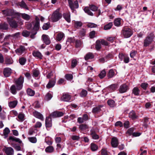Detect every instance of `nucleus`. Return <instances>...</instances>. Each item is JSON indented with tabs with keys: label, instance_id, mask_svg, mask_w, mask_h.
<instances>
[{
	"label": "nucleus",
	"instance_id": "5701e85b",
	"mask_svg": "<svg viewBox=\"0 0 155 155\" xmlns=\"http://www.w3.org/2000/svg\"><path fill=\"white\" fill-rule=\"evenodd\" d=\"M115 71H116L115 70L112 69H111L109 71L107 74V76L109 78H113L116 74L115 73Z\"/></svg>",
	"mask_w": 155,
	"mask_h": 155
},
{
	"label": "nucleus",
	"instance_id": "69168bd1",
	"mask_svg": "<svg viewBox=\"0 0 155 155\" xmlns=\"http://www.w3.org/2000/svg\"><path fill=\"white\" fill-rule=\"evenodd\" d=\"M75 47L78 48L80 47L81 45V42L80 40H76L75 41Z\"/></svg>",
	"mask_w": 155,
	"mask_h": 155
},
{
	"label": "nucleus",
	"instance_id": "c85d7f7f",
	"mask_svg": "<svg viewBox=\"0 0 155 155\" xmlns=\"http://www.w3.org/2000/svg\"><path fill=\"white\" fill-rule=\"evenodd\" d=\"M24 78L23 77L20 76L17 79L15 80V83L23 85L24 82Z\"/></svg>",
	"mask_w": 155,
	"mask_h": 155
},
{
	"label": "nucleus",
	"instance_id": "3c124183",
	"mask_svg": "<svg viewBox=\"0 0 155 155\" xmlns=\"http://www.w3.org/2000/svg\"><path fill=\"white\" fill-rule=\"evenodd\" d=\"M101 48V42L100 41H97L96 42L95 48L97 50H99Z\"/></svg>",
	"mask_w": 155,
	"mask_h": 155
},
{
	"label": "nucleus",
	"instance_id": "e2e57ef3",
	"mask_svg": "<svg viewBox=\"0 0 155 155\" xmlns=\"http://www.w3.org/2000/svg\"><path fill=\"white\" fill-rule=\"evenodd\" d=\"M30 34V32L27 31H23L22 33V35L25 37H28Z\"/></svg>",
	"mask_w": 155,
	"mask_h": 155
},
{
	"label": "nucleus",
	"instance_id": "9b49d317",
	"mask_svg": "<svg viewBox=\"0 0 155 155\" xmlns=\"http://www.w3.org/2000/svg\"><path fill=\"white\" fill-rule=\"evenodd\" d=\"M7 20L10 26L12 28H16L17 27V23L13 19L8 17Z\"/></svg>",
	"mask_w": 155,
	"mask_h": 155
},
{
	"label": "nucleus",
	"instance_id": "cd10ccee",
	"mask_svg": "<svg viewBox=\"0 0 155 155\" xmlns=\"http://www.w3.org/2000/svg\"><path fill=\"white\" fill-rule=\"evenodd\" d=\"M101 155H109V153L107 151V148L105 147L103 148L100 151Z\"/></svg>",
	"mask_w": 155,
	"mask_h": 155
},
{
	"label": "nucleus",
	"instance_id": "774afa93",
	"mask_svg": "<svg viewBox=\"0 0 155 155\" xmlns=\"http://www.w3.org/2000/svg\"><path fill=\"white\" fill-rule=\"evenodd\" d=\"M87 94V92L85 90H83L81 91L80 95L82 97H84L86 96Z\"/></svg>",
	"mask_w": 155,
	"mask_h": 155
},
{
	"label": "nucleus",
	"instance_id": "4c0bfd02",
	"mask_svg": "<svg viewBox=\"0 0 155 155\" xmlns=\"http://www.w3.org/2000/svg\"><path fill=\"white\" fill-rule=\"evenodd\" d=\"M28 139L30 142L32 143H36L37 142V139L35 137H28Z\"/></svg>",
	"mask_w": 155,
	"mask_h": 155
},
{
	"label": "nucleus",
	"instance_id": "58836bf2",
	"mask_svg": "<svg viewBox=\"0 0 155 155\" xmlns=\"http://www.w3.org/2000/svg\"><path fill=\"white\" fill-rule=\"evenodd\" d=\"M82 25V23L80 21H74V26L76 28H78L81 26Z\"/></svg>",
	"mask_w": 155,
	"mask_h": 155
},
{
	"label": "nucleus",
	"instance_id": "72a5a7b5",
	"mask_svg": "<svg viewBox=\"0 0 155 155\" xmlns=\"http://www.w3.org/2000/svg\"><path fill=\"white\" fill-rule=\"evenodd\" d=\"M20 16L23 19L26 20H28L30 18V16L29 15L25 13L21 14Z\"/></svg>",
	"mask_w": 155,
	"mask_h": 155
},
{
	"label": "nucleus",
	"instance_id": "79ce46f5",
	"mask_svg": "<svg viewBox=\"0 0 155 155\" xmlns=\"http://www.w3.org/2000/svg\"><path fill=\"white\" fill-rule=\"evenodd\" d=\"M113 25L112 22H110L108 24L104 26V29L105 30H107L110 29Z\"/></svg>",
	"mask_w": 155,
	"mask_h": 155
},
{
	"label": "nucleus",
	"instance_id": "a18cd8bd",
	"mask_svg": "<svg viewBox=\"0 0 155 155\" xmlns=\"http://www.w3.org/2000/svg\"><path fill=\"white\" fill-rule=\"evenodd\" d=\"M8 28V25L6 23H4L0 24V29L6 30Z\"/></svg>",
	"mask_w": 155,
	"mask_h": 155
},
{
	"label": "nucleus",
	"instance_id": "dca6fc26",
	"mask_svg": "<svg viewBox=\"0 0 155 155\" xmlns=\"http://www.w3.org/2000/svg\"><path fill=\"white\" fill-rule=\"evenodd\" d=\"M42 39L43 42L46 45H49L51 43V41L48 35H43Z\"/></svg>",
	"mask_w": 155,
	"mask_h": 155
},
{
	"label": "nucleus",
	"instance_id": "473e14b6",
	"mask_svg": "<svg viewBox=\"0 0 155 155\" xmlns=\"http://www.w3.org/2000/svg\"><path fill=\"white\" fill-rule=\"evenodd\" d=\"M13 61L10 57H7L5 58V62L6 64H11L13 63Z\"/></svg>",
	"mask_w": 155,
	"mask_h": 155
},
{
	"label": "nucleus",
	"instance_id": "a211bd4d",
	"mask_svg": "<svg viewBox=\"0 0 155 155\" xmlns=\"http://www.w3.org/2000/svg\"><path fill=\"white\" fill-rule=\"evenodd\" d=\"M26 49L24 46H20L19 48L15 50L16 53L18 55H21L24 52Z\"/></svg>",
	"mask_w": 155,
	"mask_h": 155
},
{
	"label": "nucleus",
	"instance_id": "423d86ee",
	"mask_svg": "<svg viewBox=\"0 0 155 155\" xmlns=\"http://www.w3.org/2000/svg\"><path fill=\"white\" fill-rule=\"evenodd\" d=\"M68 2L69 6L73 12L74 11V9L78 8V4L77 1H75L73 2L71 0H68Z\"/></svg>",
	"mask_w": 155,
	"mask_h": 155
},
{
	"label": "nucleus",
	"instance_id": "0e129e2a",
	"mask_svg": "<svg viewBox=\"0 0 155 155\" xmlns=\"http://www.w3.org/2000/svg\"><path fill=\"white\" fill-rule=\"evenodd\" d=\"M50 24L49 23H45L43 25L42 28L44 30H47L49 27Z\"/></svg>",
	"mask_w": 155,
	"mask_h": 155
},
{
	"label": "nucleus",
	"instance_id": "a878e982",
	"mask_svg": "<svg viewBox=\"0 0 155 155\" xmlns=\"http://www.w3.org/2000/svg\"><path fill=\"white\" fill-rule=\"evenodd\" d=\"M18 103V102L17 100L10 101L8 103V106L9 107L11 108H14L16 106Z\"/></svg>",
	"mask_w": 155,
	"mask_h": 155
},
{
	"label": "nucleus",
	"instance_id": "49530a36",
	"mask_svg": "<svg viewBox=\"0 0 155 155\" xmlns=\"http://www.w3.org/2000/svg\"><path fill=\"white\" fill-rule=\"evenodd\" d=\"M134 130V129L133 128H130L126 132V134L127 136H130L132 135V134Z\"/></svg>",
	"mask_w": 155,
	"mask_h": 155
},
{
	"label": "nucleus",
	"instance_id": "864d4df0",
	"mask_svg": "<svg viewBox=\"0 0 155 155\" xmlns=\"http://www.w3.org/2000/svg\"><path fill=\"white\" fill-rule=\"evenodd\" d=\"M33 76L34 77H37L39 74V71L35 69L32 71Z\"/></svg>",
	"mask_w": 155,
	"mask_h": 155
},
{
	"label": "nucleus",
	"instance_id": "09e8293b",
	"mask_svg": "<svg viewBox=\"0 0 155 155\" xmlns=\"http://www.w3.org/2000/svg\"><path fill=\"white\" fill-rule=\"evenodd\" d=\"M114 22L115 26H119L120 25L121 19L120 18H117L115 20Z\"/></svg>",
	"mask_w": 155,
	"mask_h": 155
},
{
	"label": "nucleus",
	"instance_id": "4be33fe9",
	"mask_svg": "<svg viewBox=\"0 0 155 155\" xmlns=\"http://www.w3.org/2000/svg\"><path fill=\"white\" fill-rule=\"evenodd\" d=\"M111 144L112 147H117L118 144V142L117 139L116 137H113L111 139Z\"/></svg>",
	"mask_w": 155,
	"mask_h": 155
},
{
	"label": "nucleus",
	"instance_id": "ea45409f",
	"mask_svg": "<svg viewBox=\"0 0 155 155\" xmlns=\"http://www.w3.org/2000/svg\"><path fill=\"white\" fill-rule=\"evenodd\" d=\"M18 5L21 7L26 9H28V7L23 1H22L21 2H19Z\"/></svg>",
	"mask_w": 155,
	"mask_h": 155
},
{
	"label": "nucleus",
	"instance_id": "052dcab7",
	"mask_svg": "<svg viewBox=\"0 0 155 155\" xmlns=\"http://www.w3.org/2000/svg\"><path fill=\"white\" fill-rule=\"evenodd\" d=\"M118 84H114L111 85L110 87V88L112 91H114L117 88Z\"/></svg>",
	"mask_w": 155,
	"mask_h": 155
},
{
	"label": "nucleus",
	"instance_id": "f8f14e48",
	"mask_svg": "<svg viewBox=\"0 0 155 155\" xmlns=\"http://www.w3.org/2000/svg\"><path fill=\"white\" fill-rule=\"evenodd\" d=\"M33 115L36 118L39 119L42 121L44 120V118L43 115L40 112L35 111L33 112Z\"/></svg>",
	"mask_w": 155,
	"mask_h": 155
},
{
	"label": "nucleus",
	"instance_id": "9d476101",
	"mask_svg": "<svg viewBox=\"0 0 155 155\" xmlns=\"http://www.w3.org/2000/svg\"><path fill=\"white\" fill-rule=\"evenodd\" d=\"M71 96L69 93L64 94L61 98V100L64 101L68 102L70 101Z\"/></svg>",
	"mask_w": 155,
	"mask_h": 155
},
{
	"label": "nucleus",
	"instance_id": "37998d69",
	"mask_svg": "<svg viewBox=\"0 0 155 155\" xmlns=\"http://www.w3.org/2000/svg\"><path fill=\"white\" fill-rule=\"evenodd\" d=\"M106 72L105 70H102L98 75L99 77L101 79L103 78L106 75Z\"/></svg>",
	"mask_w": 155,
	"mask_h": 155
},
{
	"label": "nucleus",
	"instance_id": "4468645a",
	"mask_svg": "<svg viewBox=\"0 0 155 155\" xmlns=\"http://www.w3.org/2000/svg\"><path fill=\"white\" fill-rule=\"evenodd\" d=\"M50 115L47 117L45 120V125L46 127H50L52 126V119Z\"/></svg>",
	"mask_w": 155,
	"mask_h": 155
},
{
	"label": "nucleus",
	"instance_id": "7ed1b4c3",
	"mask_svg": "<svg viewBox=\"0 0 155 155\" xmlns=\"http://www.w3.org/2000/svg\"><path fill=\"white\" fill-rule=\"evenodd\" d=\"M39 18L38 17H36L35 18V22H32V23L29 24V26H31L32 25L34 26L33 30L35 31V33L34 35H31L30 36L31 38H34V35L36 33V31L38 30L39 28Z\"/></svg>",
	"mask_w": 155,
	"mask_h": 155
},
{
	"label": "nucleus",
	"instance_id": "20e7f679",
	"mask_svg": "<svg viewBox=\"0 0 155 155\" xmlns=\"http://www.w3.org/2000/svg\"><path fill=\"white\" fill-rule=\"evenodd\" d=\"M89 8L93 11H96L98 9V7L93 5H89V7H85L84 9V11L88 15L91 16L93 15V13L89 10Z\"/></svg>",
	"mask_w": 155,
	"mask_h": 155
},
{
	"label": "nucleus",
	"instance_id": "338daca9",
	"mask_svg": "<svg viewBox=\"0 0 155 155\" xmlns=\"http://www.w3.org/2000/svg\"><path fill=\"white\" fill-rule=\"evenodd\" d=\"M42 126V124L39 121L37 122L35 125L34 127L35 128H39L41 127Z\"/></svg>",
	"mask_w": 155,
	"mask_h": 155
},
{
	"label": "nucleus",
	"instance_id": "aec40b11",
	"mask_svg": "<svg viewBox=\"0 0 155 155\" xmlns=\"http://www.w3.org/2000/svg\"><path fill=\"white\" fill-rule=\"evenodd\" d=\"M64 35L63 32H59L57 34L55 39L58 41H60L64 38Z\"/></svg>",
	"mask_w": 155,
	"mask_h": 155
},
{
	"label": "nucleus",
	"instance_id": "412c9836",
	"mask_svg": "<svg viewBox=\"0 0 155 155\" xmlns=\"http://www.w3.org/2000/svg\"><path fill=\"white\" fill-rule=\"evenodd\" d=\"M129 117L132 120H134L137 119L138 117V116L136 114L134 111L132 110L129 113Z\"/></svg>",
	"mask_w": 155,
	"mask_h": 155
},
{
	"label": "nucleus",
	"instance_id": "f03ea898",
	"mask_svg": "<svg viewBox=\"0 0 155 155\" xmlns=\"http://www.w3.org/2000/svg\"><path fill=\"white\" fill-rule=\"evenodd\" d=\"M154 38L153 33L149 34L145 38L143 41V46L144 47H147L149 46L153 41Z\"/></svg>",
	"mask_w": 155,
	"mask_h": 155
},
{
	"label": "nucleus",
	"instance_id": "bb28decb",
	"mask_svg": "<svg viewBox=\"0 0 155 155\" xmlns=\"http://www.w3.org/2000/svg\"><path fill=\"white\" fill-rule=\"evenodd\" d=\"M26 92L27 94L30 96H34L35 94V91L30 88L27 89Z\"/></svg>",
	"mask_w": 155,
	"mask_h": 155
},
{
	"label": "nucleus",
	"instance_id": "f3484780",
	"mask_svg": "<svg viewBox=\"0 0 155 155\" xmlns=\"http://www.w3.org/2000/svg\"><path fill=\"white\" fill-rule=\"evenodd\" d=\"M12 72V70L9 68H5L3 71V74L4 75L5 77H9L11 74Z\"/></svg>",
	"mask_w": 155,
	"mask_h": 155
},
{
	"label": "nucleus",
	"instance_id": "6e6d98bb",
	"mask_svg": "<svg viewBox=\"0 0 155 155\" xmlns=\"http://www.w3.org/2000/svg\"><path fill=\"white\" fill-rule=\"evenodd\" d=\"M78 63L76 59H73L71 62V67L72 68H74L77 65Z\"/></svg>",
	"mask_w": 155,
	"mask_h": 155
},
{
	"label": "nucleus",
	"instance_id": "13d9d810",
	"mask_svg": "<svg viewBox=\"0 0 155 155\" xmlns=\"http://www.w3.org/2000/svg\"><path fill=\"white\" fill-rule=\"evenodd\" d=\"M52 97V95L50 93H47L45 96V99L46 101L50 100Z\"/></svg>",
	"mask_w": 155,
	"mask_h": 155
},
{
	"label": "nucleus",
	"instance_id": "de8ad7c7",
	"mask_svg": "<svg viewBox=\"0 0 155 155\" xmlns=\"http://www.w3.org/2000/svg\"><path fill=\"white\" fill-rule=\"evenodd\" d=\"M26 61V59L24 57L20 58L19 60V62L21 65H24L25 64Z\"/></svg>",
	"mask_w": 155,
	"mask_h": 155
},
{
	"label": "nucleus",
	"instance_id": "4d7b16f0",
	"mask_svg": "<svg viewBox=\"0 0 155 155\" xmlns=\"http://www.w3.org/2000/svg\"><path fill=\"white\" fill-rule=\"evenodd\" d=\"M65 78L68 80H71L73 79V76L71 74H67L65 75Z\"/></svg>",
	"mask_w": 155,
	"mask_h": 155
},
{
	"label": "nucleus",
	"instance_id": "5fc2aeb1",
	"mask_svg": "<svg viewBox=\"0 0 155 155\" xmlns=\"http://www.w3.org/2000/svg\"><path fill=\"white\" fill-rule=\"evenodd\" d=\"M149 85L147 83H143L141 84L140 87L144 90H146L148 87Z\"/></svg>",
	"mask_w": 155,
	"mask_h": 155
},
{
	"label": "nucleus",
	"instance_id": "393cba45",
	"mask_svg": "<svg viewBox=\"0 0 155 155\" xmlns=\"http://www.w3.org/2000/svg\"><path fill=\"white\" fill-rule=\"evenodd\" d=\"M3 13L5 15H12L14 14L13 11L10 9H7L2 11Z\"/></svg>",
	"mask_w": 155,
	"mask_h": 155
},
{
	"label": "nucleus",
	"instance_id": "2eb2a0df",
	"mask_svg": "<svg viewBox=\"0 0 155 155\" xmlns=\"http://www.w3.org/2000/svg\"><path fill=\"white\" fill-rule=\"evenodd\" d=\"M32 55L35 57L40 59H42L43 57L41 52L38 51H34L32 52Z\"/></svg>",
	"mask_w": 155,
	"mask_h": 155
},
{
	"label": "nucleus",
	"instance_id": "1a4fd4ad",
	"mask_svg": "<svg viewBox=\"0 0 155 155\" xmlns=\"http://www.w3.org/2000/svg\"><path fill=\"white\" fill-rule=\"evenodd\" d=\"M7 155H13L14 153V150L13 148L11 147H5L3 150Z\"/></svg>",
	"mask_w": 155,
	"mask_h": 155
},
{
	"label": "nucleus",
	"instance_id": "ddd939ff",
	"mask_svg": "<svg viewBox=\"0 0 155 155\" xmlns=\"http://www.w3.org/2000/svg\"><path fill=\"white\" fill-rule=\"evenodd\" d=\"M128 89V87L127 84H123L120 86L119 92L121 93H124L126 92Z\"/></svg>",
	"mask_w": 155,
	"mask_h": 155
},
{
	"label": "nucleus",
	"instance_id": "a19ab883",
	"mask_svg": "<svg viewBox=\"0 0 155 155\" xmlns=\"http://www.w3.org/2000/svg\"><path fill=\"white\" fill-rule=\"evenodd\" d=\"M10 90L11 92L13 94H15L16 93V90H17L15 85H12L10 87Z\"/></svg>",
	"mask_w": 155,
	"mask_h": 155
},
{
	"label": "nucleus",
	"instance_id": "7c9ffc66",
	"mask_svg": "<svg viewBox=\"0 0 155 155\" xmlns=\"http://www.w3.org/2000/svg\"><path fill=\"white\" fill-rule=\"evenodd\" d=\"M140 92V90L137 87H135L132 90V93L135 95H139Z\"/></svg>",
	"mask_w": 155,
	"mask_h": 155
},
{
	"label": "nucleus",
	"instance_id": "c756f323",
	"mask_svg": "<svg viewBox=\"0 0 155 155\" xmlns=\"http://www.w3.org/2000/svg\"><path fill=\"white\" fill-rule=\"evenodd\" d=\"M91 136L92 138L94 139H97L99 138V136L97 135L95 132L94 130H91Z\"/></svg>",
	"mask_w": 155,
	"mask_h": 155
},
{
	"label": "nucleus",
	"instance_id": "6e6552de",
	"mask_svg": "<svg viewBox=\"0 0 155 155\" xmlns=\"http://www.w3.org/2000/svg\"><path fill=\"white\" fill-rule=\"evenodd\" d=\"M56 81V76H54L50 80L49 82L46 87L47 88L49 89L53 87Z\"/></svg>",
	"mask_w": 155,
	"mask_h": 155
},
{
	"label": "nucleus",
	"instance_id": "c03bdc74",
	"mask_svg": "<svg viewBox=\"0 0 155 155\" xmlns=\"http://www.w3.org/2000/svg\"><path fill=\"white\" fill-rule=\"evenodd\" d=\"M18 117L19 119L18 121H22L25 120V115L23 113H19L18 115Z\"/></svg>",
	"mask_w": 155,
	"mask_h": 155
},
{
	"label": "nucleus",
	"instance_id": "6ab92c4d",
	"mask_svg": "<svg viewBox=\"0 0 155 155\" xmlns=\"http://www.w3.org/2000/svg\"><path fill=\"white\" fill-rule=\"evenodd\" d=\"M88 126L86 124H81L79 127V129L83 132H86L88 131Z\"/></svg>",
	"mask_w": 155,
	"mask_h": 155
},
{
	"label": "nucleus",
	"instance_id": "bf43d9fd",
	"mask_svg": "<svg viewBox=\"0 0 155 155\" xmlns=\"http://www.w3.org/2000/svg\"><path fill=\"white\" fill-rule=\"evenodd\" d=\"M10 132L9 129L7 127L5 128L3 130V134L4 136H7Z\"/></svg>",
	"mask_w": 155,
	"mask_h": 155
},
{
	"label": "nucleus",
	"instance_id": "e433bc0d",
	"mask_svg": "<svg viewBox=\"0 0 155 155\" xmlns=\"http://www.w3.org/2000/svg\"><path fill=\"white\" fill-rule=\"evenodd\" d=\"M90 147L91 150L93 151L97 150L98 148L97 145L94 143L91 144Z\"/></svg>",
	"mask_w": 155,
	"mask_h": 155
},
{
	"label": "nucleus",
	"instance_id": "b1692460",
	"mask_svg": "<svg viewBox=\"0 0 155 155\" xmlns=\"http://www.w3.org/2000/svg\"><path fill=\"white\" fill-rule=\"evenodd\" d=\"M63 16L64 19L68 22H70V14L69 12H66L64 13L63 15Z\"/></svg>",
	"mask_w": 155,
	"mask_h": 155
},
{
	"label": "nucleus",
	"instance_id": "680f3d73",
	"mask_svg": "<svg viewBox=\"0 0 155 155\" xmlns=\"http://www.w3.org/2000/svg\"><path fill=\"white\" fill-rule=\"evenodd\" d=\"M54 76H56L55 75H54L52 72H51L48 74L47 75V78L50 79V80H51L52 79V78H54Z\"/></svg>",
	"mask_w": 155,
	"mask_h": 155
},
{
	"label": "nucleus",
	"instance_id": "f704fd0d",
	"mask_svg": "<svg viewBox=\"0 0 155 155\" xmlns=\"http://www.w3.org/2000/svg\"><path fill=\"white\" fill-rule=\"evenodd\" d=\"M94 55L92 53H88L85 56L84 58L85 60H87L89 59H92L94 58Z\"/></svg>",
	"mask_w": 155,
	"mask_h": 155
},
{
	"label": "nucleus",
	"instance_id": "c9c22d12",
	"mask_svg": "<svg viewBox=\"0 0 155 155\" xmlns=\"http://www.w3.org/2000/svg\"><path fill=\"white\" fill-rule=\"evenodd\" d=\"M102 107V106H100L94 107L92 110V113H96L100 111L101 110V107Z\"/></svg>",
	"mask_w": 155,
	"mask_h": 155
},
{
	"label": "nucleus",
	"instance_id": "8fccbe9b",
	"mask_svg": "<svg viewBox=\"0 0 155 155\" xmlns=\"http://www.w3.org/2000/svg\"><path fill=\"white\" fill-rule=\"evenodd\" d=\"M108 105L110 107H113L114 106L115 102L112 100H109L107 102Z\"/></svg>",
	"mask_w": 155,
	"mask_h": 155
},
{
	"label": "nucleus",
	"instance_id": "39448f33",
	"mask_svg": "<svg viewBox=\"0 0 155 155\" xmlns=\"http://www.w3.org/2000/svg\"><path fill=\"white\" fill-rule=\"evenodd\" d=\"M122 34L125 38H128L132 35L133 31L130 28L125 27L122 30Z\"/></svg>",
	"mask_w": 155,
	"mask_h": 155
},
{
	"label": "nucleus",
	"instance_id": "0eeeda50",
	"mask_svg": "<svg viewBox=\"0 0 155 155\" xmlns=\"http://www.w3.org/2000/svg\"><path fill=\"white\" fill-rule=\"evenodd\" d=\"M64 114V112L56 111L51 113L50 114V116L53 118L63 116Z\"/></svg>",
	"mask_w": 155,
	"mask_h": 155
},
{
	"label": "nucleus",
	"instance_id": "603ef678",
	"mask_svg": "<svg viewBox=\"0 0 155 155\" xmlns=\"http://www.w3.org/2000/svg\"><path fill=\"white\" fill-rule=\"evenodd\" d=\"M59 134H57L55 138V141L56 143H60L61 141V137H58Z\"/></svg>",
	"mask_w": 155,
	"mask_h": 155
},
{
	"label": "nucleus",
	"instance_id": "f257e3e1",
	"mask_svg": "<svg viewBox=\"0 0 155 155\" xmlns=\"http://www.w3.org/2000/svg\"><path fill=\"white\" fill-rule=\"evenodd\" d=\"M62 17V14L59 12V10L57 9L53 13L49 18V20L53 22H55L58 21Z\"/></svg>",
	"mask_w": 155,
	"mask_h": 155
},
{
	"label": "nucleus",
	"instance_id": "2f4dec72",
	"mask_svg": "<svg viewBox=\"0 0 155 155\" xmlns=\"http://www.w3.org/2000/svg\"><path fill=\"white\" fill-rule=\"evenodd\" d=\"M54 151V148L53 146H49L47 147L45 149V151L47 153H51Z\"/></svg>",
	"mask_w": 155,
	"mask_h": 155
}]
</instances>
